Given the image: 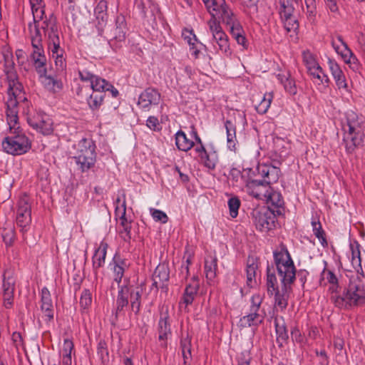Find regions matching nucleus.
<instances>
[{
  "mask_svg": "<svg viewBox=\"0 0 365 365\" xmlns=\"http://www.w3.org/2000/svg\"><path fill=\"white\" fill-rule=\"evenodd\" d=\"M116 27L117 30H120V34L118 36V40L121 41L125 36V21L123 16H118L116 18Z\"/></svg>",
  "mask_w": 365,
  "mask_h": 365,
  "instance_id": "obj_55",
  "label": "nucleus"
},
{
  "mask_svg": "<svg viewBox=\"0 0 365 365\" xmlns=\"http://www.w3.org/2000/svg\"><path fill=\"white\" fill-rule=\"evenodd\" d=\"M210 32L212 36V43H216L219 50L225 54H230V44L226 34L222 31L220 23L216 19H210L207 22Z\"/></svg>",
  "mask_w": 365,
  "mask_h": 365,
  "instance_id": "obj_11",
  "label": "nucleus"
},
{
  "mask_svg": "<svg viewBox=\"0 0 365 365\" xmlns=\"http://www.w3.org/2000/svg\"><path fill=\"white\" fill-rule=\"evenodd\" d=\"M31 222V215L30 214H16V223L22 231H26Z\"/></svg>",
  "mask_w": 365,
  "mask_h": 365,
  "instance_id": "obj_47",
  "label": "nucleus"
},
{
  "mask_svg": "<svg viewBox=\"0 0 365 365\" xmlns=\"http://www.w3.org/2000/svg\"><path fill=\"white\" fill-rule=\"evenodd\" d=\"M169 279V269L165 264H159L155 269L153 275L152 286L156 289L160 284H163Z\"/></svg>",
  "mask_w": 365,
  "mask_h": 365,
  "instance_id": "obj_21",
  "label": "nucleus"
},
{
  "mask_svg": "<svg viewBox=\"0 0 365 365\" xmlns=\"http://www.w3.org/2000/svg\"><path fill=\"white\" fill-rule=\"evenodd\" d=\"M3 292H14V279L11 276H6L5 272L3 279Z\"/></svg>",
  "mask_w": 365,
  "mask_h": 365,
  "instance_id": "obj_54",
  "label": "nucleus"
},
{
  "mask_svg": "<svg viewBox=\"0 0 365 365\" xmlns=\"http://www.w3.org/2000/svg\"><path fill=\"white\" fill-rule=\"evenodd\" d=\"M92 302L91 294L89 290L83 291L80 298V305L83 309H87Z\"/></svg>",
  "mask_w": 365,
  "mask_h": 365,
  "instance_id": "obj_58",
  "label": "nucleus"
},
{
  "mask_svg": "<svg viewBox=\"0 0 365 365\" xmlns=\"http://www.w3.org/2000/svg\"><path fill=\"white\" fill-rule=\"evenodd\" d=\"M282 19L287 32L296 31L298 29L299 24L295 16L282 17Z\"/></svg>",
  "mask_w": 365,
  "mask_h": 365,
  "instance_id": "obj_49",
  "label": "nucleus"
},
{
  "mask_svg": "<svg viewBox=\"0 0 365 365\" xmlns=\"http://www.w3.org/2000/svg\"><path fill=\"white\" fill-rule=\"evenodd\" d=\"M258 175L263 178V180L252 178L249 176L245 187V192L250 196L264 200L271 188L270 184L278 180L280 170L274 166L262 164L257 168Z\"/></svg>",
  "mask_w": 365,
  "mask_h": 365,
  "instance_id": "obj_5",
  "label": "nucleus"
},
{
  "mask_svg": "<svg viewBox=\"0 0 365 365\" xmlns=\"http://www.w3.org/2000/svg\"><path fill=\"white\" fill-rule=\"evenodd\" d=\"M159 340L163 341V345L165 346V341L167 339L168 334H170V325L167 321V318L161 317L158 322Z\"/></svg>",
  "mask_w": 365,
  "mask_h": 365,
  "instance_id": "obj_39",
  "label": "nucleus"
},
{
  "mask_svg": "<svg viewBox=\"0 0 365 365\" xmlns=\"http://www.w3.org/2000/svg\"><path fill=\"white\" fill-rule=\"evenodd\" d=\"M227 204H228V207H229V210H230V216L232 218L236 217L238 215V210L240 206V200L236 197H231L228 200Z\"/></svg>",
  "mask_w": 365,
  "mask_h": 365,
  "instance_id": "obj_50",
  "label": "nucleus"
},
{
  "mask_svg": "<svg viewBox=\"0 0 365 365\" xmlns=\"http://www.w3.org/2000/svg\"><path fill=\"white\" fill-rule=\"evenodd\" d=\"M125 213H126L125 201L123 200L120 206L117 205L116 207H115V214L117 216H119L120 227L127 226L128 225H130V223H131L126 219Z\"/></svg>",
  "mask_w": 365,
  "mask_h": 365,
  "instance_id": "obj_44",
  "label": "nucleus"
},
{
  "mask_svg": "<svg viewBox=\"0 0 365 365\" xmlns=\"http://www.w3.org/2000/svg\"><path fill=\"white\" fill-rule=\"evenodd\" d=\"M74 345L71 340L68 339H64L61 354L62 356V365H71L72 364V353L73 351Z\"/></svg>",
  "mask_w": 365,
  "mask_h": 365,
  "instance_id": "obj_32",
  "label": "nucleus"
},
{
  "mask_svg": "<svg viewBox=\"0 0 365 365\" xmlns=\"http://www.w3.org/2000/svg\"><path fill=\"white\" fill-rule=\"evenodd\" d=\"M324 268L322 272V276L324 280H327L331 286L329 289L332 293L336 292L338 288V279L336 275L331 271L326 268L327 262L324 261Z\"/></svg>",
  "mask_w": 365,
  "mask_h": 365,
  "instance_id": "obj_36",
  "label": "nucleus"
},
{
  "mask_svg": "<svg viewBox=\"0 0 365 365\" xmlns=\"http://www.w3.org/2000/svg\"><path fill=\"white\" fill-rule=\"evenodd\" d=\"M27 121L31 127L43 135H48L53 130L52 121L46 115L37 113L33 116H28Z\"/></svg>",
  "mask_w": 365,
  "mask_h": 365,
  "instance_id": "obj_13",
  "label": "nucleus"
},
{
  "mask_svg": "<svg viewBox=\"0 0 365 365\" xmlns=\"http://www.w3.org/2000/svg\"><path fill=\"white\" fill-rule=\"evenodd\" d=\"M225 126L227 133V144L230 150H236V127L231 120H226Z\"/></svg>",
  "mask_w": 365,
  "mask_h": 365,
  "instance_id": "obj_30",
  "label": "nucleus"
},
{
  "mask_svg": "<svg viewBox=\"0 0 365 365\" xmlns=\"http://www.w3.org/2000/svg\"><path fill=\"white\" fill-rule=\"evenodd\" d=\"M31 59L34 62V66L38 74L44 73V72H46V58L44 54L43 47H41V49L34 48V51L31 53Z\"/></svg>",
  "mask_w": 365,
  "mask_h": 365,
  "instance_id": "obj_20",
  "label": "nucleus"
},
{
  "mask_svg": "<svg viewBox=\"0 0 365 365\" xmlns=\"http://www.w3.org/2000/svg\"><path fill=\"white\" fill-rule=\"evenodd\" d=\"M14 302V292H3V304L5 308L10 309Z\"/></svg>",
  "mask_w": 365,
  "mask_h": 365,
  "instance_id": "obj_63",
  "label": "nucleus"
},
{
  "mask_svg": "<svg viewBox=\"0 0 365 365\" xmlns=\"http://www.w3.org/2000/svg\"><path fill=\"white\" fill-rule=\"evenodd\" d=\"M312 230L314 235L319 239L322 245H327L325 233L322 228V225L319 220H313L312 221Z\"/></svg>",
  "mask_w": 365,
  "mask_h": 365,
  "instance_id": "obj_45",
  "label": "nucleus"
},
{
  "mask_svg": "<svg viewBox=\"0 0 365 365\" xmlns=\"http://www.w3.org/2000/svg\"><path fill=\"white\" fill-rule=\"evenodd\" d=\"M2 237L7 247L11 246L15 239V232L14 229L11 227L5 228L2 232Z\"/></svg>",
  "mask_w": 365,
  "mask_h": 365,
  "instance_id": "obj_52",
  "label": "nucleus"
},
{
  "mask_svg": "<svg viewBox=\"0 0 365 365\" xmlns=\"http://www.w3.org/2000/svg\"><path fill=\"white\" fill-rule=\"evenodd\" d=\"M281 11L280 15L282 17L294 16L293 15L294 11L295 5H297V0H280Z\"/></svg>",
  "mask_w": 365,
  "mask_h": 365,
  "instance_id": "obj_35",
  "label": "nucleus"
},
{
  "mask_svg": "<svg viewBox=\"0 0 365 365\" xmlns=\"http://www.w3.org/2000/svg\"><path fill=\"white\" fill-rule=\"evenodd\" d=\"M185 38L187 40V43H189L190 46V51H192V55L195 58H198L200 51L197 48V46H196V42H197L196 36L193 34L190 33V36H185Z\"/></svg>",
  "mask_w": 365,
  "mask_h": 365,
  "instance_id": "obj_56",
  "label": "nucleus"
},
{
  "mask_svg": "<svg viewBox=\"0 0 365 365\" xmlns=\"http://www.w3.org/2000/svg\"><path fill=\"white\" fill-rule=\"evenodd\" d=\"M31 12L34 20L32 24H38L42 21L41 28L43 30L47 39L48 48L54 59L56 69L63 71L66 66V53L61 46L62 39L60 37L61 31L58 29L56 17L53 14L48 17L45 16L44 7L35 9Z\"/></svg>",
  "mask_w": 365,
  "mask_h": 365,
  "instance_id": "obj_3",
  "label": "nucleus"
},
{
  "mask_svg": "<svg viewBox=\"0 0 365 365\" xmlns=\"http://www.w3.org/2000/svg\"><path fill=\"white\" fill-rule=\"evenodd\" d=\"M108 4L105 0L100 1L95 8L94 13L97 20L96 28L98 34L101 35L104 27L106 25L108 14H107Z\"/></svg>",
  "mask_w": 365,
  "mask_h": 365,
  "instance_id": "obj_16",
  "label": "nucleus"
},
{
  "mask_svg": "<svg viewBox=\"0 0 365 365\" xmlns=\"http://www.w3.org/2000/svg\"><path fill=\"white\" fill-rule=\"evenodd\" d=\"M4 71L8 82L9 98L7 101L14 99L18 105L19 101L26 100L24 96L23 86L19 81L12 53L9 52L4 53Z\"/></svg>",
  "mask_w": 365,
  "mask_h": 365,
  "instance_id": "obj_7",
  "label": "nucleus"
},
{
  "mask_svg": "<svg viewBox=\"0 0 365 365\" xmlns=\"http://www.w3.org/2000/svg\"><path fill=\"white\" fill-rule=\"evenodd\" d=\"M331 45L335 51L342 56L345 53L344 48H349L347 44L343 41L341 36H338L336 38H332Z\"/></svg>",
  "mask_w": 365,
  "mask_h": 365,
  "instance_id": "obj_48",
  "label": "nucleus"
},
{
  "mask_svg": "<svg viewBox=\"0 0 365 365\" xmlns=\"http://www.w3.org/2000/svg\"><path fill=\"white\" fill-rule=\"evenodd\" d=\"M262 320L263 317L259 313L250 312L240 319V326L242 327H256L261 324Z\"/></svg>",
  "mask_w": 365,
  "mask_h": 365,
  "instance_id": "obj_29",
  "label": "nucleus"
},
{
  "mask_svg": "<svg viewBox=\"0 0 365 365\" xmlns=\"http://www.w3.org/2000/svg\"><path fill=\"white\" fill-rule=\"evenodd\" d=\"M264 201H266L267 204H271L276 207H281L284 204L281 194L273 190L272 187L269 189L268 195Z\"/></svg>",
  "mask_w": 365,
  "mask_h": 365,
  "instance_id": "obj_38",
  "label": "nucleus"
},
{
  "mask_svg": "<svg viewBox=\"0 0 365 365\" xmlns=\"http://www.w3.org/2000/svg\"><path fill=\"white\" fill-rule=\"evenodd\" d=\"M160 101V93L158 90L148 88L141 93L138 104L143 109H149L150 106L158 105Z\"/></svg>",
  "mask_w": 365,
  "mask_h": 365,
  "instance_id": "obj_14",
  "label": "nucleus"
},
{
  "mask_svg": "<svg viewBox=\"0 0 365 365\" xmlns=\"http://www.w3.org/2000/svg\"><path fill=\"white\" fill-rule=\"evenodd\" d=\"M128 267V264L126 260L123 259L120 257H114L113 259V277L114 281L118 284V287L120 288V283L121 282L122 278L124 274V272L125 269Z\"/></svg>",
  "mask_w": 365,
  "mask_h": 365,
  "instance_id": "obj_23",
  "label": "nucleus"
},
{
  "mask_svg": "<svg viewBox=\"0 0 365 365\" xmlns=\"http://www.w3.org/2000/svg\"><path fill=\"white\" fill-rule=\"evenodd\" d=\"M258 265L254 258H249L247 263L246 277L247 284L250 287L257 285L256 276Z\"/></svg>",
  "mask_w": 365,
  "mask_h": 365,
  "instance_id": "obj_26",
  "label": "nucleus"
},
{
  "mask_svg": "<svg viewBox=\"0 0 365 365\" xmlns=\"http://www.w3.org/2000/svg\"><path fill=\"white\" fill-rule=\"evenodd\" d=\"M90 89H91L93 93H103L105 91H110L113 97H116L118 94V90L115 89L113 85L99 76H97L95 81L91 82Z\"/></svg>",
  "mask_w": 365,
  "mask_h": 365,
  "instance_id": "obj_17",
  "label": "nucleus"
},
{
  "mask_svg": "<svg viewBox=\"0 0 365 365\" xmlns=\"http://www.w3.org/2000/svg\"><path fill=\"white\" fill-rule=\"evenodd\" d=\"M251 361L250 353L249 350H245L238 356L239 365H250Z\"/></svg>",
  "mask_w": 365,
  "mask_h": 365,
  "instance_id": "obj_61",
  "label": "nucleus"
},
{
  "mask_svg": "<svg viewBox=\"0 0 365 365\" xmlns=\"http://www.w3.org/2000/svg\"><path fill=\"white\" fill-rule=\"evenodd\" d=\"M264 295L259 293L255 294L251 298L250 312L259 313Z\"/></svg>",
  "mask_w": 365,
  "mask_h": 365,
  "instance_id": "obj_51",
  "label": "nucleus"
},
{
  "mask_svg": "<svg viewBox=\"0 0 365 365\" xmlns=\"http://www.w3.org/2000/svg\"><path fill=\"white\" fill-rule=\"evenodd\" d=\"M327 63L332 76L336 75L342 71L339 64L334 59L329 58Z\"/></svg>",
  "mask_w": 365,
  "mask_h": 365,
  "instance_id": "obj_64",
  "label": "nucleus"
},
{
  "mask_svg": "<svg viewBox=\"0 0 365 365\" xmlns=\"http://www.w3.org/2000/svg\"><path fill=\"white\" fill-rule=\"evenodd\" d=\"M252 215L256 228L259 231L267 232L274 227L276 217L274 213L267 208L255 209L252 211Z\"/></svg>",
  "mask_w": 365,
  "mask_h": 365,
  "instance_id": "obj_10",
  "label": "nucleus"
},
{
  "mask_svg": "<svg viewBox=\"0 0 365 365\" xmlns=\"http://www.w3.org/2000/svg\"><path fill=\"white\" fill-rule=\"evenodd\" d=\"M95 149L96 145L91 139L83 138L78 142L74 158L82 172L88 170L94 165L96 160Z\"/></svg>",
  "mask_w": 365,
  "mask_h": 365,
  "instance_id": "obj_8",
  "label": "nucleus"
},
{
  "mask_svg": "<svg viewBox=\"0 0 365 365\" xmlns=\"http://www.w3.org/2000/svg\"><path fill=\"white\" fill-rule=\"evenodd\" d=\"M225 24H226L230 29L231 34L236 39L238 36L242 35L243 31L239 23L237 22L234 14H232L230 16V21H222Z\"/></svg>",
  "mask_w": 365,
  "mask_h": 365,
  "instance_id": "obj_41",
  "label": "nucleus"
},
{
  "mask_svg": "<svg viewBox=\"0 0 365 365\" xmlns=\"http://www.w3.org/2000/svg\"><path fill=\"white\" fill-rule=\"evenodd\" d=\"M273 99L272 93H266L262 97L260 102L256 105V110L259 114H264L270 107L271 103Z\"/></svg>",
  "mask_w": 365,
  "mask_h": 365,
  "instance_id": "obj_40",
  "label": "nucleus"
},
{
  "mask_svg": "<svg viewBox=\"0 0 365 365\" xmlns=\"http://www.w3.org/2000/svg\"><path fill=\"white\" fill-rule=\"evenodd\" d=\"M333 78L335 80L336 84L339 89L347 88L346 78L342 71L336 75L333 76Z\"/></svg>",
  "mask_w": 365,
  "mask_h": 365,
  "instance_id": "obj_60",
  "label": "nucleus"
},
{
  "mask_svg": "<svg viewBox=\"0 0 365 365\" xmlns=\"http://www.w3.org/2000/svg\"><path fill=\"white\" fill-rule=\"evenodd\" d=\"M278 80L283 84L285 91L290 95H295L297 92L295 81L291 78L289 72L285 73H279L277 75Z\"/></svg>",
  "mask_w": 365,
  "mask_h": 365,
  "instance_id": "obj_31",
  "label": "nucleus"
},
{
  "mask_svg": "<svg viewBox=\"0 0 365 365\" xmlns=\"http://www.w3.org/2000/svg\"><path fill=\"white\" fill-rule=\"evenodd\" d=\"M78 76L82 81L88 82L89 84L98 76L84 68L78 70Z\"/></svg>",
  "mask_w": 365,
  "mask_h": 365,
  "instance_id": "obj_59",
  "label": "nucleus"
},
{
  "mask_svg": "<svg viewBox=\"0 0 365 365\" xmlns=\"http://www.w3.org/2000/svg\"><path fill=\"white\" fill-rule=\"evenodd\" d=\"M217 259L216 257L209 255L205 259V274L208 282H212L216 277V271L217 269Z\"/></svg>",
  "mask_w": 365,
  "mask_h": 365,
  "instance_id": "obj_24",
  "label": "nucleus"
},
{
  "mask_svg": "<svg viewBox=\"0 0 365 365\" xmlns=\"http://www.w3.org/2000/svg\"><path fill=\"white\" fill-rule=\"evenodd\" d=\"M128 294H129V287L127 285H123L120 287L118 291V294L116 299V307H115V314L116 317L120 314V312L123 310L124 307H127L128 304Z\"/></svg>",
  "mask_w": 365,
  "mask_h": 365,
  "instance_id": "obj_28",
  "label": "nucleus"
},
{
  "mask_svg": "<svg viewBox=\"0 0 365 365\" xmlns=\"http://www.w3.org/2000/svg\"><path fill=\"white\" fill-rule=\"evenodd\" d=\"M180 347L182 349L184 364L187 365L191 359V339L188 336L181 339Z\"/></svg>",
  "mask_w": 365,
  "mask_h": 365,
  "instance_id": "obj_37",
  "label": "nucleus"
},
{
  "mask_svg": "<svg viewBox=\"0 0 365 365\" xmlns=\"http://www.w3.org/2000/svg\"><path fill=\"white\" fill-rule=\"evenodd\" d=\"M107 248V243L101 242L98 248L96 250L93 257V267L94 269H97L104 265Z\"/></svg>",
  "mask_w": 365,
  "mask_h": 365,
  "instance_id": "obj_27",
  "label": "nucleus"
},
{
  "mask_svg": "<svg viewBox=\"0 0 365 365\" xmlns=\"http://www.w3.org/2000/svg\"><path fill=\"white\" fill-rule=\"evenodd\" d=\"M6 120L9 129L8 135L2 142L4 150L11 155H21L31 148L29 138L20 130L18 122V110L14 99L7 101Z\"/></svg>",
  "mask_w": 365,
  "mask_h": 365,
  "instance_id": "obj_4",
  "label": "nucleus"
},
{
  "mask_svg": "<svg viewBox=\"0 0 365 365\" xmlns=\"http://www.w3.org/2000/svg\"><path fill=\"white\" fill-rule=\"evenodd\" d=\"M243 4L249 9V14L254 15L257 13L258 0H242Z\"/></svg>",
  "mask_w": 365,
  "mask_h": 365,
  "instance_id": "obj_62",
  "label": "nucleus"
},
{
  "mask_svg": "<svg viewBox=\"0 0 365 365\" xmlns=\"http://www.w3.org/2000/svg\"><path fill=\"white\" fill-rule=\"evenodd\" d=\"M30 214L31 215V206L29 204V199L27 197L21 198L18 203V209L16 214Z\"/></svg>",
  "mask_w": 365,
  "mask_h": 365,
  "instance_id": "obj_53",
  "label": "nucleus"
},
{
  "mask_svg": "<svg viewBox=\"0 0 365 365\" xmlns=\"http://www.w3.org/2000/svg\"><path fill=\"white\" fill-rule=\"evenodd\" d=\"M46 73L47 71L44 72V73L38 74L43 87L53 93L61 91L63 88L62 81L51 75H47Z\"/></svg>",
  "mask_w": 365,
  "mask_h": 365,
  "instance_id": "obj_18",
  "label": "nucleus"
},
{
  "mask_svg": "<svg viewBox=\"0 0 365 365\" xmlns=\"http://www.w3.org/2000/svg\"><path fill=\"white\" fill-rule=\"evenodd\" d=\"M274 258L282 283L281 289L274 292V307L277 311H283L288 305L291 285L296 278V268L287 249L284 245L274 252Z\"/></svg>",
  "mask_w": 365,
  "mask_h": 365,
  "instance_id": "obj_2",
  "label": "nucleus"
},
{
  "mask_svg": "<svg viewBox=\"0 0 365 365\" xmlns=\"http://www.w3.org/2000/svg\"><path fill=\"white\" fill-rule=\"evenodd\" d=\"M206 9L212 16L211 19H221L230 21L232 11L228 8L225 0H202Z\"/></svg>",
  "mask_w": 365,
  "mask_h": 365,
  "instance_id": "obj_12",
  "label": "nucleus"
},
{
  "mask_svg": "<svg viewBox=\"0 0 365 365\" xmlns=\"http://www.w3.org/2000/svg\"><path fill=\"white\" fill-rule=\"evenodd\" d=\"M150 212L152 217H153V219L157 222H161L162 223H166L168 220V217L167 216V215L164 212H163L160 210L150 208Z\"/></svg>",
  "mask_w": 365,
  "mask_h": 365,
  "instance_id": "obj_57",
  "label": "nucleus"
},
{
  "mask_svg": "<svg viewBox=\"0 0 365 365\" xmlns=\"http://www.w3.org/2000/svg\"><path fill=\"white\" fill-rule=\"evenodd\" d=\"M200 160L207 168L214 169L217 162V155L215 152H206L200 157Z\"/></svg>",
  "mask_w": 365,
  "mask_h": 365,
  "instance_id": "obj_43",
  "label": "nucleus"
},
{
  "mask_svg": "<svg viewBox=\"0 0 365 365\" xmlns=\"http://www.w3.org/2000/svg\"><path fill=\"white\" fill-rule=\"evenodd\" d=\"M175 144L178 148L182 151H187L194 146V142L188 139L182 130L177 132L175 134Z\"/></svg>",
  "mask_w": 365,
  "mask_h": 365,
  "instance_id": "obj_33",
  "label": "nucleus"
},
{
  "mask_svg": "<svg viewBox=\"0 0 365 365\" xmlns=\"http://www.w3.org/2000/svg\"><path fill=\"white\" fill-rule=\"evenodd\" d=\"M77 94L78 96L84 98L87 100L90 108L92 109L93 110H97L100 108V106L103 103L104 98V94L102 93L93 92L90 95H88V93L84 94L83 88H78V90L77 91Z\"/></svg>",
  "mask_w": 365,
  "mask_h": 365,
  "instance_id": "obj_19",
  "label": "nucleus"
},
{
  "mask_svg": "<svg viewBox=\"0 0 365 365\" xmlns=\"http://www.w3.org/2000/svg\"><path fill=\"white\" fill-rule=\"evenodd\" d=\"M346 125L344 143L348 153H352L356 147L365 145V122L355 112L349 110L346 114Z\"/></svg>",
  "mask_w": 365,
  "mask_h": 365,
  "instance_id": "obj_6",
  "label": "nucleus"
},
{
  "mask_svg": "<svg viewBox=\"0 0 365 365\" xmlns=\"http://www.w3.org/2000/svg\"><path fill=\"white\" fill-rule=\"evenodd\" d=\"M198 289V282L196 280V278L194 277L192 283L186 286L182 298V303L185 305V307L192 303L196 297Z\"/></svg>",
  "mask_w": 365,
  "mask_h": 365,
  "instance_id": "obj_22",
  "label": "nucleus"
},
{
  "mask_svg": "<svg viewBox=\"0 0 365 365\" xmlns=\"http://www.w3.org/2000/svg\"><path fill=\"white\" fill-rule=\"evenodd\" d=\"M142 294V289L139 287L130 288L129 294L130 299L131 308L135 313H138L140 308V298Z\"/></svg>",
  "mask_w": 365,
  "mask_h": 365,
  "instance_id": "obj_34",
  "label": "nucleus"
},
{
  "mask_svg": "<svg viewBox=\"0 0 365 365\" xmlns=\"http://www.w3.org/2000/svg\"><path fill=\"white\" fill-rule=\"evenodd\" d=\"M345 53L341 56L344 59V62L349 65V67L353 71H356L359 69V61L356 56L353 53V52L349 48H345L344 49Z\"/></svg>",
  "mask_w": 365,
  "mask_h": 365,
  "instance_id": "obj_42",
  "label": "nucleus"
},
{
  "mask_svg": "<svg viewBox=\"0 0 365 365\" xmlns=\"http://www.w3.org/2000/svg\"><path fill=\"white\" fill-rule=\"evenodd\" d=\"M359 247L360 245L357 242L350 245L351 250V262L352 267L357 272L356 276L350 278L348 287L341 296L336 294L331 296L334 303L339 308L346 309L352 306L361 305L365 302V288L361 281L364 274Z\"/></svg>",
  "mask_w": 365,
  "mask_h": 365,
  "instance_id": "obj_1",
  "label": "nucleus"
},
{
  "mask_svg": "<svg viewBox=\"0 0 365 365\" xmlns=\"http://www.w3.org/2000/svg\"><path fill=\"white\" fill-rule=\"evenodd\" d=\"M267 292L270 294H273L277 289V280L275 274L271 272L269 267H267Z\"/></svg>",
  "mask_w": 365,
  "mask_h": 365,
  "instance_id": "obj_46",
  "label": "nucleus"
},
{
  "mask_svg": "<svg viewBox=\"0 0 365 365\" xmlns=\"http://www.w3.org/2000/svg\"><path fill=\"white\" fill-rule=\"evenodd\" d=\"M41 309L45 321L50 322L53 319V306L51 294L46 287H43L41 292Z\"/></svg>",
  "mask_w": 365,
  "mask_h": 365,
  "instance_id": "obj_15",
  "label": "nucleus"
},
{
  "mask_svg": "<svg viewBox=\"0 0 365 365\" xmlns=\"http://www.w3.org/2000/svg\"><path fill=\"white\" fill-rule=\"evenodd\" d=\"M302 57L307 71L315 83L324 84L329 82L328 76L324 73L312 53L309 51H304L302 53Z\"/></svg>",
  "mask_w": 365,
  "mask_h": 365,
  "instance_id": "obj_9",
  "label": "nucleus"
},
{
  "mask_svg": "<svg viewBox=\"0 0 365 365\" xmlns=\"http://www.w3.org/2000/svg\"><path fill=\"white\" fill-rule=\"evenodd\" d=\"M29 37L33 48L41 49L43 46L42 35L40 31L38 24H29Z\"/></svg>",
  "mask_w": 365,
  "mask_h": 365,
  "instance_id": "obj_25",
  "label": "nucleus"
}]
</instances>
